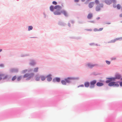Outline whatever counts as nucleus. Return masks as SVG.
I'll use <instances>...</instances> for the list:
<instances>
[{"label":"nucleus","instance_id":"f257e3e1","mask_svg":"<svg viewBox=\"0 0 122 122\" xmlns=\"http://www.w3.org/2000/svg\"><path fill=\"white\" fill-rule=\"evenodd\" d=\"M55 9H56L57 10L54 12V14L55 15H60L61 13V12L59 11L61 9V7L59 5H57L56 6L54 7Z\"/></svg>","mask_w":122,"mask_h":122},{"label":"nucleus","instance_id":"f03ea898","mask_svg":"<svg viewBox=\"0 0 122 122\" xmlns=\"http://www.w3.org/2000/svg\"><path fill=\"white\" fill-rule=\"evenodd\" d=\"M108 85L110 86H113V87H118L119 86V84L117 83V81H111L108 83Z\"/></svg>","mask_w":122,"mask_h":122},{"label":"nucleus","instance_id":"7ed1b4c3","mask_svg":"<svg viewBox=\"0 0 122 122\" xmlns=\"http://www.w3.org/2000/svg\"><path fill=\"white\" fill-rule=\"evenodd\" d=\"M34 74L33 73L30 74L26 73L23 76V77L24 78H27L26 80H29L32 78L34 76Z\"/></svg>","mask_w":122,"mask_h":122},{"label":"nucleus","instance_id":"20e7f679","mask_svg":"<svg viewBox=\"0 0 122 122\" xmlns=\"http://www.w3.org/2000/svg\"><path fill=\"white\" fill-rule=\"evenodd\" d=\"M116 0H107V5H110L112 2L113 3V8H116Z\"/></svg>","mask_w":122,"mask_h":122},{"label":"nucleus","instance_id":"39448f33","mask_svg":"<svg viewBox=\"0 0 122 122\" xmlns=\"http://www.w3.org/2000/svg\"><path fill=\"white\" fill-rule=\"evenodd\" d=\"M122 40V37L117 38L111 40L108 42V43H114L117 41H121Z\"/></svg>","mask_w":122,"mask_h":122},{"label":"nucleus","instance_id":"423d86ee","mask_svg":"<svg viewBox=\"0 0 122 122\" xmlns=\"http://www.w3.org/2000/svg\"><path fill=\"white\" fill-rule=\"evenodd\" d=\"M107 83L111 81H115L116 79L115 76L114 77H107Z\"/></svg>","mask_w":122,"mask_h":122},{"label":"nucleus","instance_id":"0eeeda50","mask_svg":"<svg viewBox=\"0 0 122 122\" xmlns=\"http://www.w3.org/2000/svg\"><path fill=\"white\" fill-rule=\"evenodd\" d=\"M96 81L95 80H94L91 81L90 83V88H92L94 87V85L96 83Z\"/></svg>","mask_w":122,"mask_h":122},{"label":"nucleus","instance_id":"6e6552de","mask_svg":"<svg viewBox=\"0 0 122 122\" xmlns=\"http://www.w3.org/2000/svg\"><path fill=\"white\" fill-rule=\"evenodd\" d=\"M115 76L116 79H120L121 77H122V76L121 74L119 73H117L115 75Z\"/></svg>","mask_w":122,"mask_h":122},{"label":"nucleus","instance_id":"1a4fd4ad","mask_svg":"<svg viewBox=\"0 0 122 122\" xmlns=\"http://www.w3.org/2000/svg\"><path fill=\"white\" fill-rule=\"evenodd\" d=\"M94 5V3L93 2H90L88 4V6L90 8L93 7Z\"/></svg>","mask_w":122,"mask_h":122},{"label":"nucleus","instance_id":"9d476101","mask_svg":"<svg viewBox=\"0 0 122 122\" xmlns=\"http://www.w3.org/2000/svg\"><path fill=\"white\" fill-rule=\"evenodd\" d=\"M60 78H56L54 79L53 80V81L54 82H55L57 81L58 82H60Z\"/></svg>","mask_w":122,"mask_h":122},{"label":"nucleus","instance_id":"9b49d317","mask_svg":"<svg viewBox=\"0 0 122 122\" xmlns=\"http://www.w3.org/2000/svg\"><path fill=\"white\" fill-rule=\"evenodd\" d=\"M95 65H93L90 63H88L87 64V66L90 68H92Z\"/></svg>","mask_w":122,"mask_h":122},{"label":"nucleus","instance_id":"f8f14e48","mask_svg":"<svg viewBox=\"0 0 122 122\" xmlns=\"http://www.w3.org/2000/svg\"><path fill=\"white\" fill-rule=\"evenodd\" d=\"M51 74H49L47 76V80L48 81H50L52 79V78L51 77Z\"/></svg>","mask_w":122,"mask_h":122},{"label":"nucleus","instance_id":"ddd939ff","mask_svg":"<svg viewBox=\"0 0 122 122\" xmlns=\"http://www.w3.org/2000/svg\"><path fill=\"white\" fill-rule=\"evenodd\" d=\"M61 12L65 16H68V13L65 11L63 10L61 11Z\"/></svg>","mask_w":122,"mask_h":122},{"label":"nucleus","instance_id":"4468645a","mask_svg":"<svg viewBox=\"0 0 122 122\" xmlns=\"http://www.w3.org/2000/svg\"><path fill=\"white\" fill-rule=\"evenodd\" d=\"M72 79L70 77H68L67 78L65 79V80L66 81V82L69 83L70 82V80Z\"/></svg>","mask_w":122,"mask_h":122},{"label":"nucleus","instance_id":"2eb2a0df","mask_svg":"<svg viewBox=\"0 0 122 122\" xmlns=\"http://www.w3.org/2000/svg\"><path fill=\"white\" fill-rule=\"evenodd\" d=\"M92 17V13L89 14L87 15V17L89 19H91Z\"/></svg>","mask_w":122,"mask_h":122},{"label":"nucleus","instance_id":"dca6fc26","mask_svg":"<svg viewBox=\"0 0 122 122\" xmlns=\"http://www.w3.org/2000/svg\"><path fill=\"white\" fill-rule=\"evenodd\" d=\"M40 78L42 81H43L45 80L46 77L44 76H40Z\"/></svg>","mask_w":122,"mask_h":122},{"label":"nucleus","instance_id":"f3484780","mask_svg":"<svg viewBox=\"0 0 122 122\" xmlns=\"http://www.w3.org/2000/svg\"><path fill=\"white\" fill-rule=\"evenodd\" d=\"M85 86L86 87H88L89 86V83L88 82H86L84 84Z\"/></svg>","mask_w":122,"mask_h":122},{"label":"nucleus","instance_id":"a211bd4d","mask_svg":"<svg viewBox=\"0 0 122 122\" xmlns=\"http://www.w3.org/2000/svg\"><path fill=\"white\" fill-rule=\"evenodd\" d=\"M103 83L99 82H97V85L98 86H103Z\"/></svg>","mask_w":122,"mask_h":122},{"label":"nucleus","instance_id":"6ab92c4d","mask_svg":"<svg viewBox=\"0 0 122 122\" xmlns=\"http://www.w3.org/2000/svg\"><path fill=\"white\" fill-rule=\"evenodd\" d=\"M116 7L119 10L121 8V5L119 4H118L117 5Z\"/></svg>","mask_w":122,"mask_h":122},{"label":"nucleus","instance_id":"aec40b11","mask_svg":"<svg viewBox=\"0 0 122 122\" xmlns=\"http://www.w3.org/2000/svg\"><path fill=\"white\" fill-rule=\"evenodd\" d=\"M38 68L36 67L34 68V72H37L38 71Z\"/></svg>","mask_w":122,"mask_h":122},{"label":"nucleus","instance_id":"412c9836","mask_svg":"<svg viewBox=\"0 0 122 122\" xmlns=\"http://www.w3.org/2000/svg\"><path fill=\"white\" fill-rule=\"evenodd\" d=\"M61 82L62 83L63 85H66V82L65 80H62L61 81Z\"/></svg>","mask_w":122,"mask_h":122},{"label":"nucleus","instance_id":"4be33fe9","mask_svg":"<svg viewBox=\"0 0 122 122\" xmlns=\"http://www.w3.org/2000/svg\"><path fill=\"white\" fill-rule=\"evenodd\" d=\"M117 83H119L120 86L121 87H122V81H117Z\"/></svg>","mask_w":122,"mask_h":122},{"label":"nucleus","instance_id":"5701e85b","mask_svg":"<svg viewBox=\"0 0 122 122\" xmlns=\"http://www.w3.org/2000/svg\"><path fill=\"white\" fill-rule=\"evenodd\" d=\"M40 77H39L36 76V77L35 80L36 81H39L40 80Z\"/></svg>","mask_w":122,"mask_h":122},{"label":"nucleus","instance_id":"b1692460","mask_svg":"<svg viewBox=\"0 0 122 122\" xmlns=\"http://www.w3.org/2000/svg\"><path fill=\"white\" fill-rule=\"evenodd\" d=\"M50 9L51 11H53L54 9V7L52 6H51L50 7Z\"/></svg>","mask_w":122,"mask_h":122},{"label":"nucleus","instance_id":"393cba45","mask_svg":"<svg viewBox=\"0 0 122 122\" xmlns=\"http://www.w3.org/2000/svg\"><path fill=\"white\" fill-rule=\"evenodd\" d=\"M27 70H25L22 71V74H24L27 72Z\"/></svg>","mask_w":122,"mask_h":122},{"label":"nucleus","instance_id":"a878e982","mask_svg":"<svg viewBox=\"0 0 122 122\" xmlns=\"http://www.w3.org/2000/svg\"><path fill=\"white\" fill-rule=\"evenodd\" d=\"M96 9L97 11H98L100 10V8L99 6H97L96 7Z\"/></svg>","mask_w":122,"mask_h":122},{"label":"nucleus","instance_id":"bb28decb","mask_svg":"<svg viewBox=\"0 0 122 122\" xmlns=\"http://www.w3.org/2000/svg\"><path fill=\"white\" fill-rule=\"evenodd\" d=\"M22 78V76H20L19 77H18L17 79V80L18 81H20V80Z\"/></svg>","mask_w":122,"mask_h":122},{"label":"nucleus","instance_id":"cd10ccee","mask_svg":"<svg viewBox=\"0 0 122 122\" xmlns=\"http://www.w3.org/2000/svg\"><path fill=\"white\" fill-rule=\"evenodd\" d=\"M33 27L32 26H30L28 27V30H30L32 29Z\"/></svg>","mask_w":122,"mask_h":122},{"label":"nucleus","instance_id":"c85d7f7f","mask_svg":"<svg viewBox=\"0 0 122 122\" xmlns=\"http://www.w3.org/2000/svg\"><path fill=\"white\" fill-rule=\"evenodd\" d=\"M116 58L115 57H113L111 58V60L112 61L116 60Z\"/></svg>","mask_w":122,"mask_h":122},{"label":"nucleus","instance_id":"c756f323","mask_svg":"<svg viewBox=\"0 0 122 122\" xmlns=\"http://www.w3.org/2000/svg\"><path fill=\"white\" fill-rule=\"evenodd\" d=\"M4 75L3 74L0 75V80L1 79L2 77H3Z\"/></svg>","mask_w":122,"mask_h":122},{"label":"nucleus","instance_id":"7c9ffc66","mask_svg":"<svg viewBox=\"0 0 122 122\" xmlns=\"http://www.w3.org/2000/svg\"><path fill=\"white\" fill-rule=\"evenodd\" d=\"M16 76H13L12 78V80L13 81L14 80L16 79Z\"/></svg>","mask_w":122,"mask_h":122},{"label":"nucleus","instance_id":"2f4dec72","mask_svg":"<svg viewBox=\"0 0 122 122\" xmlns=\"http://www.w3.org/2000/svg\"><path fill=\"white\" fill-rule=\"evenodd\" d=\"M10 71L11 72H13L15 71V70L14 69H12Z\"/></svg>","mask_w":122,"mask_h":122},{"label":"nucleus","instance_id":"473e14b6","mask_svg":"<svg viewBox=\"0 0 122 122\" xmlns=\"http://www.w3.org/2000/svg\"><path fill=\"white\" fill-rule=\"evenodd\" d=\"M94 30L95 31H98V29L97 28H95L94 29Z\"/></svg>","mask_w":122,"mask_h":122},{"label":"nucleus","instance_id":"72a5a7b5","mask_svg":"<svg viewBox=\"0 0 122 122\" xmlns=\"http://www.w3.org/2000/svg\"><path fill=\"white\" fill-rule=\"evenodd\" d=\"M52 3L53 4H54L55 5H56L57 4V2L55 1H53L52 2Z\"/></svg>","mask_w":122,"mask_h":122},{"label":"nucleus","instance_id":"f704fd0d","mask_svg":"<svg viewBox=\"0 0 122 122\" xmlns=\"http://www.w3.org/2000/svg\"><path fill=\"white\" fill-rule=\"evenodd\" d=\"M95 2L96 4H98L99 3V1L98 0H96Z\"/></svg>","mask_w":122,"mask_h":122},{"label":"nucleus","instance_id":"c9c22d12","mask_svg":"<svg viewBox=\"0 0 122 122\" xmlns=\"http://www.w3.org/2000/svg\"><path fill=\"white\" fill-rule=\"evenodd\" d=\"M103 28H100L99 29H98V31H101L103 30Z\"/></svg>","mask_w":122,"mask_h":122},{"label":"nucleus","instance_id":"e433bc0d","mask_svg":"<svg viewBox=\"0 0 122 122\" xmlns=\"http://www.w3.org/2000/svg\"><path fill=\"white\" fill-rule=\"evenodd\" d=\"M111 63V62L110 61H107V64L110 65Z\"/></svg>","mask_w":122,"mask_h":122},{"label":"nucleus","instance_id":"4c0bfd02","mask_svg":"<svg viewBox=\"0 0 122 122\" xmlns=\"http://www.w3.org/2000/svg\"><path fill=\"white\" fill-rule=\"evenodd\" d=\"M4 65L3 64H0V67H4Z\"/></svg>","mask_w":122,"mask_h":122},{"label":"nucleus","instance_id":"58836bf2","mask_svg":"<svg viewBox=\"0 0 122 122\" xmlns=\"http://www.w3.org/2000/svg\"><path fill=\"white\" fill-rule=\"evenodd\" d=\"M87 31H92V30L91 29H87L86 30Z\"/></svg>","mask_w":122,"mask_h":122},{"label":"nucleus","instance_id":"ea45409f","mask_svg":"<svg viewBox=\"0 0 122 122\" xmlns=\"http://www.w3.org/2000/svg\"><path fill=\"white\" fill-rule=\"evenodd\" d=\"M119 17H122V13L120 14Z\"/></svg>","mask_w":122,"mask_h":122},{"label":"nucleus","instance_id":"a19ab883","mask_svg":"<svg viewBox=\"0 0 122 122\" xmlns=\"http://www.w3.org/2000/svg\"><path fill=\"white\" fill-rule=\"evenodd\" d=\"M84 85H82L80 86H79V87H84Z\"/></svg>","mask_w":122,"mask_h":122},{"label":"nucleus","instance_id":"79ce46f5","mask_svg":"<svg viewBox=\"0 0 122 122\" xmlns=\"http://www.w3.org/2000/svg\"><path fill=\"white\" fill-rule=\"evenodd\" d=\"M79 0H75V2H78Z\"/></svg>","mask_w":122,"mask_h":122},{"label":"nucleus","instance_id":"37998d69","mask_svg":"<svg viewBox=\"0 0 122 122\" xmlns=\"http://www.w3.org/2000/svg\"><path fill=\"white\" fill-rule=\"evenodd\" d=\"M68 25L69 26V27H70L71 26V25L69 23H68Z\"/></svg>","mask_w":122,"mask_h":122},{"label":"nucleus","instance_id":"c03bdc74","mask_svg":"<svg viewBox=\"0 0 122 122\" xmlns=\"http://www.w3.org/2000/svg\"><path fill=\"white\" fill-rule=\"evenodd\" d=\"M7 77V76H6L5 77H4L3 78L4 79H6Z\"/></svg>","mask_w":122,"mask_h":122},{"label":"nucleus","instance_id":"a18cd8bd","mask_svg":"<svg viewBox=\"0 0 122 122\" xmlns=\"http://www.w3.org/2000/svg\"><path fill=\"white\" fill-rule=\"evenodd\" d=\"M100 19V18L99 17H98L97 18V20H99Z\"/></svg>","mask_w":122,"mask_h":122},{"label":"nucleus","instance_id":"49530a36","mask_svg":"<svg viewBox=\"0 0 122 122\" xmlns=\"http://www.w3.org/2000/svg\"><path fill=\"white\" fill-rule=\"evenodd\" d=\"M120 79L122 81V77H121L120 79Z\"/></svg>","mask_w":122,"mask_h":122},{"label":"nucleus","instance_id":"de8ad7c7","mask_svg":"<svg viewBox=\"0 0 122 122\" xmlns=\"http://www.w3.org/2000/svg\"><path fill=\"white\" fill-rule=\"evenodd\" d=\"M110 23H110L107 22V24H110Z\"/></svg>","mask_w":122,"mask_h":122},{"label":"nucleus","instance_id":"09e8293b","mask_svg":"<svg viewBox=\"0 0 122 122\" xmlns=\"http://www.w3.org/2000/svg\"><path fill=\"white\" fill-rule=\"evenodd\" d=\"M82 2H84L85 1V0H81Z\"/></svg>","mask_w":122,"mask_h":122},{"label":"nucleus","instance_id":"8fccbe9b","mask_svg":"<svg viewBox=\"0 0 122 122\" xmlns=\"http://www.w3.org/2000/svg\"><path fill=\"white\" fill-rule=\"evenodd\" d=\"M2 51V50L0 49V52H1Z\"/></svg>","mask_w":122,"mask_h":122},{"label":"nucleus","instance_id":"3c124183","mask_svg":"<svg viewBox=\"0 0 122 122\" xmlns=\"http://www.w3.org/2000/svg\"><path fill=\"white\" fill-rule=\"evenodd\" d=\"M121 10L122 11V7L121 8Z\"/></svg>","mask_w":122,"mask_h":122},{"label":"nucleus","instance_id":"603ef678","mask_svg":"<svg viewBox=\"0 0 122 122\" xmlns=\"http://www.w3.org/2000/svg\"><path fill=\"white\" fill-rule=\"evenodd\" d=\"M120 22L121 23H122V21H121Z\"/></svg>","mask_w":122,"mask_h":122},{"label":"nucleus","instance_id":"864d4df0","mask_svg":"<svg viewBox=\"0 0 122 122\" xmlns=\"http://www.w3.org/2000/svg\"><path fill=\"white\" fill-rule=\"evenodd\" d=\"M106 63H107V61H106Z\"/></svg>","mask_w":122,"mask_h":122}]
</instances>
